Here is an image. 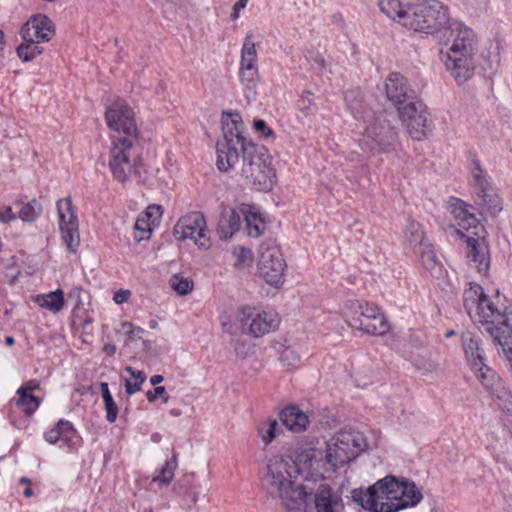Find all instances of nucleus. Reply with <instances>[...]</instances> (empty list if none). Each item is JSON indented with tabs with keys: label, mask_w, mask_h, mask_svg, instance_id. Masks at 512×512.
Returning <instances> with one entry per match:
<instances>
[{
	"label": "nucleus",
	"mask_w": 512,
	"mask_h": 512,
	"mask_svg": "<svg viewBox=\"0 0 512 512\" xmlns=\"http://www.w3.org/2000/svg\"><path fill=\"white\" fill-rule=\"evenodd\" d=\"M463 306L479 330L488 334L512 363V311H500L475 283L464 291Z\"/></svg>",
	"instance_id": "nucleus-1"
},
{
	"label": "nucleus",
	"mask_w": 512,
	"mask_h": 512,
	"mask_svg": "<svg viewBox=\"0 0 512 512\" xmlns=\"http://www.w3.org/2000/svg\"><path fill=\"white\" fill-rule=\"evenodd\" d=\"M299 470L291 458L274 456L262 471V488L290 512L304 511L312 495L302 484H297Z\"/></svg>",
	"instance_id": "nucleus-2"
},
{
	"label": "nucleus",
	"mask_w": 512,
	"mask_h": 512,
	"mask_svg": "<svg viewBox=\"0 0 512 512\" xmlns=\"http://www.w3.org/2000/svg\"><path fill=\"white\" fill-rule=\"evenodd\" d=\"M444 31H449L452 43L446 52L440 51L441 61L450 76L458 84H463L470 80L475 72V56L479 44L477 34L456 19H451Z\"/></svg>",
	"instance_id": "nucleus-3"
},
{
	"label": "nucleus",
	"mask_w": 512,
	"mask_h": 512,
	"mask_svg": "<svg viewBox=\"0 0 512 512\" xmlns=\"http://www.w3.org/2000/svg\"><path fill=\"white\" fill-rule=\"evenodd\" d=\"M223 140L216 144V166L222 172L235 169L240 161V151L254 144L243 136V122L237 112H223L222 118Z\"/></svg>",
	"instance_id": "nucleus-4"
},
{
	"label": "nucleus",
	"mask_w": 512,
	"mask_h": 512,
	"mask_svg": "<svg viewBox=\"0 0 512 512\" xmlns=\"http://www.w3.org/2000/svg\"><path fill=\"white\" fill-rule=\"evenodd\" d=\"M237 167L247 186L259 191L272 188L275 174L264 146L248 144V147L240 151V161L235 168Z\"/></svg>",
	"instance_id": "nucleus-5"
},
{
	"label": "nucleus",
	"mask_w": 512,
	"mask_h": 512,
	"mask_svg": "<svg viewBox=\"0 0 512 512\" xmlns=\"http://www.w3.org/2000/svg\"><path fill=\"white\" fill-rule=\"evenodd\" d=\"M450 20L447 7L438 0H417L407 5L405 27L415 32L437 34Z\"/></svg>",
	"instance_id": "nucleus-6"
},
{
	"label": "nucleus",
	"mask_w": 512,
	"mask_h": 512,
	"mask_svg": "<svg viewBox=\"0 0 512 512\" xmlns=\"http://www.w3.org/2000/svg\"><path fill=\"white\" fill-rule=\"evenodd\" d=\"M397 142L396 128L383 113L373 115L358 138L360 148L370 154L391 152L395 150Z\"/></svg>",
	"instance_id": "nucleus-7"
},
{
	"label": "nucleus",
	"mask_w": 512,
	"mask_h": 512,
	"mask_svg": "<svg viewBox=\"0 0 512 512\" xmlns=\"http://www.w3.org/2000/svg\"><path fill=\"white\" fill-rule=\"evenodd\" d=\"M132 138L112 140L110 149L109 168L117 181L125 184L129 179L139 174L142 159L135 151Z\"/></svg>",
	"instance_id": "nucleus-8"
},
{
	"label": "nucleus",
	"mask_w": 512,
	"mask_h": 512,
	"mask_svg": "<svg viewBox=\"0 0 512 512\" xmlns=\"http://www.w3.org/2000/svg\"><path fill=\"white\" fill-rule=\"evenodd\" d=\"M349 325L370 335L382 336L389 331V324L378 306L372 303H355L350 308Z\"/></svg>",
	"instance_id": "nucleus-9"
},
{
	"label": "nucleus",
	"mask_w": 512,
	"mask_h": 512,
	"mask_svg": "<svg viewBox=\"0 0 512 512\" xmlns=\"http://www.w3.org/2000/svg\"><path fill=\"white\" fill-rule=\"evenodd\" d=\"M285 260L276 243L272 240L263 242L259 248L258 269L261 277L270 285L283 283Z\"/></svg>",
	"instance_id": "nucleus-10"
},
{
	"label": "nucleus",
	"mask_w": 512,
	"mask_h": 512,
	"mask_svg": "<svg viewBox=\"0 0 512 512\" xmlns=\"http://www.w3.org/2000/svg\"><path fill=\"white\" fill-rule=\"evenodd\" d=\"M134 116L133 109L123 103H115L106 110L105 120L114 132L112 140L132 138V141H137L138 128Z\"/></svg>",
	"instance_id": "nucleus-11"
},
{
	"label": "nucleus",
	"mask_w": 512,
	"mask_h": 512,
	"mask_svg": "<svg viewBox=\"0 0 512 512\" xmlns=\"http://www.w3.org/2000/svg\"><path fill=\"white\" fill-rule=\"evenodd\" d=\"M399 119L406 125L409 134L415 140H422L432 130V121L426 106L417 98L398 110Z\"/></svg>",
	"instance_id": "nucleus-12"
},
{
	"label": "nucleus",
	"mask_w": 512,
	"mask_h": 512,
	"mask_svg": "<svg viewBox=\"0 0 512 512\" xmlns=\"http://www.w3.org/2000/svg\"><path fill=\"white\" fill-rule=\"evenodd\" d=\"M173 233L177 240L192 239L200 248L209 246L206 220L203 213L199 211H193L181 217Z\"/></svg>",
	"instance_id": "nucleus-13"
},
{
	"label": "nucleus",
	"mask_w": 512,
	"mask_h": 512,
	"mask_svg": "<svg viewBox=\"0 0 512 512\" xmlns=\"http://www.w3.org/2000/svg\"><path fill=\"white\" fill-rule=\"evenodd\" d=\"M239 321L242 331L256 338L270 333L278 326V321L272 313L250 306L240 309Z\"/></svg>",
	"instance_id": "nucleus-14"
},
{
	"label": "nucleus",
	"mask_w": 512,
	"mask_h": 512,
	"mask_svg": "<svg viewBox=\"0 0 512 512\" xmlns=\"http://www.w3.org/2000/svg\"><path fill=\"white\" fill-rule=\"evenodd\" d=\"M325 450L312 449L305 455V464L310 467L313 462H318L322 459L326 461L331 467L342 466L356 457L355 451L342 442V438L338 435L333 443L325 442Z\"/></svg>",
	"instance_id": "nucleus-15"
},
{
	"label": "nucleus",
	"mask_w": 512,
	"mask_h": 512,
	"mask_svg": "<svg viewBox=\"0 0 512 512\" xmlns=\"http://www.w3.org/2000/svg\"><path fill=\"white\" fill-rule=\"evenodd\" d=\"M473 232L462 234L466 238L467 258L475 269L481 274H486L490 267V251L486 240L484 226L474 229Z\"/></svg>",
	"instance_id": "nucleus-16"
},
{
	"label": "nucleus",
	"mask_w": 512,
	"mask_h": 512,
	"mask_svg": "<svg viewBox=\"0 0 512 512\" xmlns=\"http://www.w3.org/2000/svg\"><path fill=\"white\" fill-rule=\"evenodd\" d=\"M384 92L387 100L397 109L417 98V95L408 84V80L398 72H391L384 82Z\"/></svg>",
	"instance_id": "nucleus-17"
},
{
	"label": "nucleus",
	"mask_w": 512,
	"mask_h": 512,
	"mask_svg": "<svg viewBox=\"0 0 512 512\" xmlns=\"http://www.w3.org/2000/svg\"><path fill=\"white\" fill-rule=\"evenodd\" d=\"M399 486L400 489L396 501L390 505L381 506L380 510L395 512L407 507H414L422 500V493L414 482L401 478L399 479Z\"/></svg>",
	"instance_id": "nucleus-18"
},
{
	"label": "nucleus",
	"mask_w": 512,
	"mask_h": 512,
	"mask_svg": "<svg viewBox=\"0 0 512 512\" xmlns=\"http://www.w3.org/2000/svg\"><path fill=\"white\" fill-rule=\"evenodd\" d=\"M316 512H344L345 504L341 494L328 484H320L314 494Z\"/></svg>",
	"instance_id": "nucleus-19"
},
{
	"label": "nucleus",
	"mask_w": 512,
	"mask_h": 512,
	"mask_svg": "<svg viewBox=\"0 0 512 512\" xmlns=\"http://www.w3.org/2000/svg\"><path fill=\"white\" fill-rule=\"evenodd\" d=\"M502 43L500 40L489 41L480 54L479 66L485 77L492 79L501 65Z\"/></svg>",
	"instance_id": "nucleus-20"
},
{
	"label": "nucleus",
	"mask_w": 512,
	"mask_h": 512,
	"mask_svg": "<svg viewBox=\"0 0 512 512\" xmlns=\"http://www.w3.org/2000/svg\"><path fill=\"white\" fill-rule=\"evenodd\" d=\"M483 190L473 195L474 204L482 216L495 217L503 208L502 200L493 185Z\"/></svg>",
	"instance_id": "nucleus-21"
},
{
	"label": "nucleus",
	"mask_w": 512,
	"mask_h": 512,
	"mask_svg": "<svg viewBox=\"0 0 512 512\" xmlns=\"http://www.w3.org/2000/svg\"><path fill=\"white\" fill-rule=\"evenodd\" d=\"M460 340L469 366L471 368H477L479 365H483L485 357L480 338L475 333L467 330L461 333Z\"/></svg>",
	"instance_id": "nucleus-22"
},
{
	"label": "nucleus",
	"mask_w": 512,
	"mask_h": 512,
	"mask_svg": "<svg viewBox=\"0 0 512 512\" xmlns=\"http://www.w3.org/2000/svg\"><path fill=\"white\" fill-rule=\"evenodd\" d=\"M242 223L240 205L236 209L225 208L220 214L217 225V234L222 240L230 239L237 232Z\"/></svg>",
	"instance_id": "nucleus-23"
},
{
	"label": "nucleus",
	"mask_w": 512,
	"mask_h": 512,
	"mask_svg": "<svg viewBox=\"0 0 512 512\" xmlns=\"http://www.w3.org/2000/svg\"><path fill=\"white\" fill-rule=\"evenodd\" d=\"M44 438L50 444H55L61 440L69 448H74L77 445L79 436L71 422L61 419L54 428L44 434Z\"/></svg>",
	"instance_id": "nucleus-24"
},
{
	"label": "nucleus",
	"mask_w": 512,
	"mask_h": 512,
	"mask_svg": "<svg viewBox=\"0 0 512 512\" xmlns=\"http://www.w3.org/2000/svg\"><path fill=\"white\" fill-rule=\"evenodd\" d=\"M39 381L33 379L24 383L18 390V399L16 405L21 407L26 415H32L40 405V398L33 394V391L39 389Z\"/></svg>",
	"instance_id": "nucleus-25"
},
{
	"label": "nucleus",
	"mask_w": 512,
	"mask_h": 512,
	"mask_svg": "<svg viewBox=\"0 0 512 512\" xmlns=\"http://www.w3.org/2000/svg\"><path fill=\"white\" fill-rule=\"evenodd\" d=\"M471 206L461 199H453L450 204L451 213L458 221V225L469 232L470 229H478L481 225L473 213Z\"/></svg>",
	"instance_id": "nucleus-26"
},
{
	"label": "nucleus",
	"mask_w": 512,
	"mask_h": 512,
	"mask_svg": "<svg viewBox=\"0 0 512 512\" xmlns=\"http://www.w3.org/2000/svg\"><path fill=\"white\" fill-rule=\"evenodd\" d=\"M282 424L292 432H302L306 429L309 420L307 415L296 406H288L279 414Z\"/></svg>",
	"instance_id": "nucleus-27"
},
{
	"label": "nucleus",
	"mask_w": 512,
	"mask_h": 512,
	"mask_svg": "<svg viewBox=\"0 0 512 512\" xmlns=\"http://www.w3.org/2000/svg\"><path fill=\"white\" fill-rule=\"evenodd\" d=\"M240 212L242 213V220L245 222L248 235L255 238L261 236L266 228V224L255 207L243 203L240 204Z\"/></svg>",
	"instance_id": "nucleus-28"
},
{
	"label": "nucleus",
	"mask_w": 512,
	"mask_h": 512,
	"mask_svg": "<svg viewBox=\"0 0 512 512\" xmlns=\"http://www.w3.org/2000/svg\"><path fill=\"white\" fill-rule=\"evenodd\" d=\"M476 374L477 379L481 382L483 388L489 393L490 396L494 395L502 387H504L503 381L498 374L490 368L485 361L483 365H479L477 368H471Z\"/></svg>",
	"instance_id": "nucleus-29"
},
{
	"label": "nucleus",
	"mask_w": 512,
	"mask_h": 512,
	"mask_svg": "<svg viewBox=\"0 0 512 512\" xmlns=\"http://www.w3.org/2000/svg\"><path fill=\"white\" fill-rule=\"evenodd\" d=\"M415 253L419 255L423 267L428 270L432 276L439 277L441 275L442 266L439 262L435 251L428 243L415 248Z\"/></svg>",
	"instance_id": "nucleus-30"
},
{
	"label": "nucleus",
	"mask_w": 512,
	"mask_h": 512,
	"mask_svg": "<svg viewBox=\"0 0 512 512\" xmlns=\"http://www.w3.org/2000/svg\"><path fill=\"white\" fill-rule=\"evenodd\" d=\"M60 230L67 249L75 253L80 244L77 215L70 214L67 224H60Z\"/></svg>",
	"instance_id": "nucleus-31"
},
{
	"label": "nucleus",
	"mask_w": 512,
	"mask_h": 512,
	"mask_svg": "<svg viewBox=\"0 0 512 512\" xmlns=\"http://www.w3.org/2000/svg\"><path fill=\"white\" fill-rule=\"evenodd\" d=\"M29 20L37 35L38 42H46L51 39L54 34V25L46 15L37 14L32 16Z\"/></svg>",
	"instance_id": "nucleus-32"
},
{
	"label": "nucleus",
	"mask_w": 512,
	"mask_h": 512,
	"mask_svg": "<svg viewBox=\"0 0 512 512\" xmlns=\"http://www.w3.org/2000/svg\"><path fill=\"white\" fill-rule=\"evenodd\" d=\"M34 302L44 309L58 313L64 306V294L61 289H57L47 294L37 295Z\"/></svg>",
	"instance_id": "nucleus-33"
},
{
	"label": "nucleus",
	"mask_w": 512,
	"mask_h": 512,
	"mask_svg": "<svg viewBox=\"0 0 512 512\" xmlns=\"http://www.w3.org/2000/svg\"><path fill=\"white\" fill-rule=\"evenodd\" d=\"M378 6L388 18L396 20L405 26L407 5L402 6L399 0H378Z\"/></svg>",
	"instance_id": "nucleus-34"
},
{
	"label": "nucleus",
	"mask_w": 512,
	"mask_h": 512,
	"mask_svg": "<svg viewBox=\"0 0 512 512\" xmlns=\"http://www.w3.org/2000/svg\"><path fill=\"white\" fill-rule=\"evenodd\" d=\"M471 173V187H472V194H476V192H484L483 189H486L492 184L488 181L486 173L481 168L480 162L478 159L472 160V167L470 170Z\"/></svg>",
	"instance_id": "nucleus-35"
},
{
	"label": "nucleus",
	"mask_w": 512,
	"mask_h": 512,
	"mask_svg": "<svg viewBox=\"0 0 512 512\" xmlns=\"http://www.w3.org/2000/svg\"><path fill=\"white\" fill-rule=\"evenodd\" d=\"M257 430L260 438L266 445L271 443L282 432V428L277 420L272 418L261 421Z\"/></svg>",
	"instance_id": "nucleus-36"
},
{
	"label": "nucleus",
	"mask_w": 512,
	"mask_h": 512,
	"mask_svg": "<svg viewBox=\"0 0 512 512\" xmlns=\"http://www.w3.org/2000/svg\"><path fill=\"white\" fill-rule=\"evenodd\" d=\"M338 435L342 438L344 444L355 451L356 456L368 448L367 441L361 432L342 431Z\"/></svg>",
	"instance_id": "nucleus-37"
},
{
	"label": "nucleus",
	"mask_w": 512,
	"mask_h": 512,
	"mask_svg": "<svg viewBox=\"0 0 512 512\" xmlns=\"http://www.w3.org/2000/svg\"><path fill=\"white\" fill-rule=\"evenodd\" d=\"M241 66H257V52L256 45L252 40V35L247 34L244 39L242 50H241Z\"/></svg>",
	"instance_id": "nucleus-38"
},
{
	"label": "nucleus",
	"mask_w": 512,
	"mask_h": 512,
	"mask_svg": "<svg viewBox=\"0 0 512 512\" xmlns=\"http://www.w3.org/2000/svg\"><path fill=\"white\" fill-rule=\"evenodd\" d=\"M100 388L106 410V419L108 422L114 423L118 415V406L110 393L108 383L101 382Z\"/></svg>",
	"instance_id": "nucleus-39"
},
{
	"label": "nucleus",
	"mask_w": 512,
	"mask_h": 512,
	"mask_svg": "<svg viewBox=\"0 0 512 512\" xmlns=\"http://www.w3.org/2000/svg\"><path fill=\"white\" fill-rule=\"evenodd\" d=\"M345 101L355 118L365 113L363 97L358 90L347 91L345 93Z\"/></svg>",
	"instance_id": "nucleus-40"
},
{
	"label": "nucleus",
	"mask_w": 512,
	"mask_h": 512,
	"mask_svg": "<svg viewBox=\"0 0 512 512\" xmlns=\"http://www.w3.org/2000/svg\"><path fill=\"white\" fill-rule=\"evenodd\" d=\"M39 44L40 42H23L16 49L18 57L24 62L33 60L43 52Z\"/></svg>",
	"instance_id": "nucleus-41"
},
{
	"label": "nucleus",
	"mask_w": 512,
	"mask_h": 512,
	"mask_svg": "<svg viewBox=\"0 0 512 512\" xmlns=\"http://www.w3.org/2000/svg\"><path fill=\"white\" fill-rule=\"evenodd\" d=\"M41 211V205L34 199L22 206L19 217L23 221L32 222L41 214Z\"/></svg>",
	"instance_id": "nucleus-42"
},
{
	"label": "nucleus",
	"mask_w": 512,
	"mask_h": 512,
	"mask_svg": "<svg viewBox=\"0 0 512 512\" xmlns=\"http://www.w3.org/2000/svg\"><path fill=\"white\" fill-rule=\"evenodd\" d=\"M492 399L497 401L499 408L505 413L512 415V395L506 389V387H502L499 391H497L494 395L491 396Z\"/></svg>",
	"instance_id": "nucleus-43"
},
{
	"label": "nucleus",
	"mask_w": 512,
	"mask_h": 512,
	"mask_svg": "<svg viewBox=\"0 0 512 512\" xmlns=\"http://www.w3.org/2000/svg\"><path fill=\"white\" fill-rule=\"evenodd\" d=\"M184 501L188 508L191 509L193 506H196L198 502L205 504L208 500L205 491L200 487H192L185 493Z\"/></svg>",
	"instance_id": "nucleus-44"
},
{
	"label": "nucleus",
	"mask_w": 512,
	"mask_h": 512,
	"mask_svg": "<svg viewBox=\"0 0 512 512\" xmlns=\"http://www.w3.org/2000/svg\"><path fill=\"white\" fill-rule=\"evenodd\" d=\"M407 237L411 244L417 248L420 245L425 244L424 233L419 223L411 221L407 226Z\"/></svg>",
	"instance_id": "nucleus-45"
},
{
	"label": "nucleus",
	"mask_w": 512,
	"mask_h": 512,
	"mask_svg": "<svg viewBox=\"0 0 512 512\" xmlns=\"http://www.w3.org/2000/svg\"><path fill=\"white\" fill-rule=\"evenodd\" d=\"M170 285L179 295H186L193 289V282L179 275H173L171 277Z\"/></svg>",
	"instance_id": "nucleus-46"
},
{
	"label": "nucleus",
	"mask_w": 512,
	"mask_h": 512,
	"mask_svg": "<svg viewBox=\"0 0 512 512\" xmlns=\"http://www.w3.org/2000/svg\"><path fill=\"white\" fill-rule=\"evenodd\" d=\"M177 463L175 457L171 460L166 461L165 466L160 470L159 475L153 478L155 482H162L164 484H168L171 482L174 476V471L176 469Z\"/></svg>",
	"instance_id": "nucleus-47"
},
{
	"label": "nucleus",
	"mask_w": 512,
	"mask_h": 512,
	"mask_svg": "<svg viewBox=\"0 0 512 512\" xmlns=\"http://www.w3.org/2000/svg\"><path fill=\"white\" fill-rule=\"evenodd\" d=\"M57 211L60 224H67L70 214L76 215L70 198L60 199L57 201Z\"/></svg>",
	"instance_id": "nucleus-48"
},
{
	"label": "nucleus",
	"mask_w": 512,
	"mask_h": 512,
	"mask_svg": "<svg viewBox=\"0 0 512 512\" xmlns=\"http://www.w3.org/2000/svg\"><path fill=\"white\" fill-rule=\"evenodd\" d=\"M298 106L301 113L306 117L313 113L315 110V104L311 98V92L305 91L303 93L301 99L298 101Z\"/></svg>",
	"instance_id": "nucleus-49"
},
{
	"label": "nucleus",
	"mask_w": 512,
	"mask_h": 512,
	"mask_svg": "<svg viewBox=\"0 0 512 512\" xmlns=\"http://www.w3.org/2000/svg\"><path fill=\"white\" fill-rule=\"evenodd\" d=\"M163 210L160 205L151 204L146 210L141 214L146 218L152 225H156L159 223V220L162 216Z\"/></svg>",
	"instance_id": "nucleus-50"
},
{
	"label": "nucleus",
	"mask_w": 512,
	"mask_h": 512,
	"mask_svg": "<svg viewBox=\"0 0 512 512\" xmlns=\"http://www.w3.org/2000/svg\"><path fill=\"white\" fill-rule=\"evenodd\" d=\"M152 223H150L148 220H146L143 215H139L136 222H135V229L139 232H142L143 236H140L138 241H141L143 239H148L150 237V234L152 233Z\"/></svg>",
	"instance_id": "nucleus-51"
},
{
	"label": "nucleus",
	"mask_w": 512,
	"mask_h": 512,
	"mask_svg": "<svg viewBox=\"0 0 512 512\" xmlns=\"http://www.w3.org/2000/svg\"><path fill=\"white\" fill-rule=\"evenodd\" d=\"M281 360L287 366H294L297 362L300 361V354L295 349L287 347L281 354Z\"/></svg>",
	"instance_id": "nucleus-52"
},
{
	"label": "nucleus",
	"mask_w": 512,
	"mask_h": 512,
	"mask_svg": "<svg viewBox=\"0 0 512 512\" xmlns=\"http://www.w3.org/2000/svg\"><path fill=\"white\" fill-rule=\"evenodd\" d=\"M158 397H161L164 403L168 402L169 395L166 393V389L164 386H156L153 390H149L146 392V398L149 402L156 401Z\"/></svg>",
	"instance_id": "nucleus-53"
},
{
	"label": "nucleus",
	"mask_w": 512,
	"mask_h": 512,
	"mask_svg": "<svg viewBox=\"0 0 512 512\" xmlns=\"http://www.w3.org/2000/svg\"><path fill=\"white\" fill-rule=\"evenodd\" d=\"M20 35L24 42H38L33 26L28 20L20 29Z\"/></svg>",
	"instance_id": "nucleus-54"
},
{
	"label": "nucleus",
	"mask_w": 512,
	"mask_h": 512,
	"mask_svg": "<svg viewBox=\"0 0 512 512\" xmlns=\"http://www.w3.org/2000/svg\"><path fill=\"white\" fill-rule=\"evenodd\" d=\"M258 74L257 66H240V77L242 81L253 82Z\"/></svg>",
	"instance_id": "nucleus-55"
},
{
	"label": "nucleus",
	"mask_w": 512,
	"mask_h": 512,
	"mask_svg": "<svg viewBox=\"0 0 512 512\" xmlns=\"http://www.w3.org/2000/svg\"><path fill=\"white\" fill-rule=\"evenodd\" d=\"M234 351L237 356L245 358L251 353V347L243 341L236 340L234 343Z\"/></svg>",
	"instance_id": "nucleus-56"
},
{
	"label": "nucleus",
	"mask_w": 512,
	"mask_h": 512,
	"mask_svg": "<svg viewBox=\"0 0 512 512\" xmlns=\"http://www.w3.org/2000/svg\"><path fill=\"white\" fill-rule=\"evenodd\" d=\"M253 126H254L255 131L260 132L265 137H269L273 134L272 129L269 128L266 125V122L262 119L255 120Z\"/></svg>",
	"instance_id": "nucleus-57"
},
{
	"label": "nucleus",
	"mask_w": 512,
	"mask_h": 512,
	"mask_svg": "<svg viewBox=\"0 0 512 512\" xmlns=\"http://www.w3.org/2000/svg\"><path fill=\"white\" fill-rule=\"evenodd\" d=\"M16 215L13 213L11 207H5L0 210V221L3 223H8L16 220Z\"/></svg>",
	"instance_id": "nucleus-58"
},
{
	"label": "nucleus",
	"mask_w": 512,
	"mask_h": 512,
	"mask_svg": "<svg viewBox=\"0 0 512 512\" xmlns=\"http://www.w3.org/2000/svg\"><path fill=\"white\" fill-rule=\"evenodd\" d=\"M251 259H252V252H251V250L247 249V248H244V247H241L240 251H239V254H238L237 262L240 263V264H245V263L250 262Z\"/></svg>",
	"instance_id": "nucleus-59"
},
{
	"label": "nucleus",
	"mask_w": 512,
	"mask_h": 512,
	"mask_svg": "<svg viewBox=\"0 0 512 512\" xmlns=\"http://www.w3.org/2000/svg\"><path fill=\"white\" fill-rule=\"evenodd\" d=\"M125 370L135 379V381L143 383L146 380V374L143 371L135 370L130 366L126 367Z\"/></svg>",
	"instance_id": "nucleus-60"
},
{
	"label": "nucleus",
	"mask_w": 512,
	"mask_h": 512,
	"mask_svg": "<svg viewBox=\"0 0 512 512\" xmlns=\"http://www.w3.org/2000/svg\"><path fill=\"white\" fill-rule=\"evenodd\" d=\"M131 293L129 290H119L117 291L115 294H114V297H113V300L117 303V304H122L124 302H126L129 297H130Z\"/></svg>",
	"instance_id": "nucleus-61"
},
{
	"label": "nucleus",
	"mask_w": 512,
	"mask_h": 512,
	"mask_svg": "<svg viewBox=\"0 0 512 512\" xmlns=\"http://www.w3.org/2000/svg\"><path fill=\"white\" fill-rule=\"evenodd\" d=\"M141 385H142V383H140L138 381H135L134 383H132L131 381L126 380L125 381V391L128 395H132V394L136 393L137 391L141 390Z\"/></svg>",
	"instance_id": "nucleus-62"
},
{
	"label": "nucleus",
	"mask_w": 512,
	"mask_h": 512,
	"mask_svg": "<svg viewBox=\"0 0 512 512\" xmlns=\"http://www.w3.org/2000/svg\"><path fill=\"white\" fill-rule=\"evenodd\" d=\"M143 333H144V329H142L141 327H134V326L127 332L128 338L130 340H133L135 338L140 339L142 337Z\"/></svg>",
	"instance_id": "nucleus-63"
},
{
	"label": "nucleus",
	"mask_w": 512,
	"mask_h": 512,
	"mask_svg": "<svg viewBox=\"0 0 512 512\" xmlns=\"http://www.w3.org/2000/svg\"><path fill=\"white\" fill-rule=\"evenodd\" d=\"M313 61L320 69H324L326 66L324 57L319 53L315 54Z\"/></svg>",
	"instance_id": "nucleus-64"
}]
</instances>
